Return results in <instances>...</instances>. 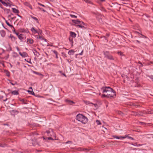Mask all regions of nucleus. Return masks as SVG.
<instances>
[{
  "label": "nucleus",
  "instance_id": "nucleus-64",
  "mask_svg": "<svg viewBox=\"0 0 153 153\" xmlns=\"http://www.w3.org/2000/svg\"><path fill=\"white\" fill-rule=\"evenodd\" d=\"M40 32V33H42V31L41 30Z\"/></svg>",
  "mask_w": 153,
  "mask_h": 153
},
{
  "label": "nucleus",
  "instance_id": "nucleus-44",
  "mask_svg": "<svg viewBox=\"0 0 153 153\" xmlns=\"http://www.w3.org/2000/svg\"><path fill=\"white\" fill-rule=\"evenodd\" d=\"M135 25V26L137 27L138 28L139 27V25L138 24H136Z\"/></svg>",
  "mask_w": 153,
  "mask_h": 153
},
{
  "label": "nucleus",
  "instance_id": "nucleus-42",
  "mask_svg": "<svg viewBox=\"0 0 153 153\" xmlns=\"http://www.w3.org/2000/svg\"><path fill=\"white\" fill-rule=\"evenodd\" d=\"M28 6L31 9H32V7L30 4H28Z\"/></svg>",
  "mask_w": 153,
  "mask_h": 153
},
{
  "label": "nucleus",
  "instance_id": "nucleus-60",
  "mask_svg": "<svg viewBox=\"0 0 153 153\" xmlns=\"http://www.w3.org/2000/svg\"><path fill=\"white\" fill-rule=\"evenodd\" d=\"M29 89H31V90H32V88L31 87H30V88H29Z\"/></svg>",
  "mask_w": 153,
  "mask_h": 153
},
{
  "label": "nucleus",
  "instance_id": "nucleus-34",
  "mask_svg": "<svg viewBox=\"0 0 153 153\" xmlns=\"http://www.w3.org/2000/svg\"><path fill=\"white\" fill-rule=\"evenodd\" d=\"M139 63L140 64V65H139V66H137V67L138 68L140 69V66H142V67L143 66V65L142 64V63L140 62L139 61Z\"/></svg>",
  "mask_w": 153,
  "mask_h": 153
},
{
  "label": "nucleus",
  "instance_id": "nucleus-59",
  "mask_svg": "<svg viewBox=\"0 0 153 153\" xmlns=\"http://www.w3.org/2000/svg\"><path fill=\"white\" fill-rule=\"evenodd\" d=\"M146 16L148 18H149L150 17V16Z\"/></svg>",
  "mask_w": 153,
  "mask_h": 153
},
{
  "label": "nucleus",
  "instance_id": "nucleus-38",
  "mask_svg": "<svg viewBox=\"0 0 153 153\" xmlns=\"http://www.w3.org/2000/svg\"><path fill=\"white\" fill-rule=\"evenodd\" d=\"M46 138L48 140H54V139H52L51 137H48Z\"/></svg>",
  "mask_w": 153,
  "mask_h": 153
},
{
  "label": "nucleus",
  "instance_id": "nucleus-57",
  "mask_svg": "<svg viewBox=\"0 0 153 153\" xmlns=\"http://www.w3.org/2000/svg\"><path fill=\"white\" fill-rule=\"evenodd\" d=\"M14 29V30H13V32H15V33L16 32H15V28H13Z\"/></svg>",
  "mask_w": 153,
  "mask_h": 153
},
{
  "label": "nucleus",
  "instance_id": "nucleus-30",
  "mask_svg": "<svg viewBox=\"0 0 153 153\" xmlns=\"http://www.w3.org/2000/svg\"><path fill=\"white\" fill-rule=\"evenodd\" d=\"M96 122L97 124L98 125H101V124L100 121L99 120H97Z\"/></svg>",
  "mask_w": 153,
  "mask_h": 153
},
{
  "label": "nucleus",
  "instance_id": "nucleus-22",
  "mask_svg": "<svg viewBox=\"0 0 153 153\" xmlns=\"http://www.w3.org/2000/svg\"><path fill=\"white\" fill-rule=\"evenodd\" d=\"M27 91L30 94H32L33 95H34V93L32 91Z\"/></svg>",
  "mask_w": 153,
  "mask_h": 153
},
{
  "label": "nucleus",
  "instance_id": "nucleus-25",
  "mask_svg": "<svg viewBox=\"0 0 153 153\" xmlns=\"http://www.w3.org/2000/svg\"><path fill=\"white\" fill-rule=\"evenodd\" d=\"M91 104H93L94 106L95 107V109H97L98 107V105L97 104H93L91 103Z\"/></svg>",
  "mask_w": 153,
  "mask_h": 153
},
{
  "label": "nucleus",
  "instance_id": "nucleus-21",
  "mask_svg": "<svg viewBox=\"0 0 153 153\" xmlns=\"http://www.w3.org/2000/svg\"><path fill=\"white\" fill-rule=\"evenodd\" d=\"M5 72L6 75L8 76H10V73L9 71H5Z\"/></svg>",
  "mask_w": 153,
  "mask_h": 153
},
{
  "label": "nucleus",
  "instance_id": "nucleus-28",
  "mask_svg": "<svg viewBox=\"0 0 153 153\" xmlns=\"http://www.w3.org/2000/svg\"><path fill=\"white\" fill-rule=\"evenodd\" d=\"M2 4L5 6H7V3L4 2V1H3Z\"/></svg>",
  "mask_w": 153,
  "mask_h": 153
},
{
  "label": "nucleus",
  "instance_id": "nucleus-4",
  "mask_svg": "<svg viewBox=\"0 0 153 153\" xmlns=\"http://www.w3.org/2000/svg\"><path fill=\"white\" fill-rule=\"evenodd\" d=\"M72 22L73 23L77 25V26L81 28H83L84 27V25L85 24L83 22H81L78 20H72Z\"/></svg>",
  "mask_w": 153,
  "mask_h": 153
},
{
  "label": "nucleus",
  "instance_id": "nucleus-53",
  "mask_svg": "<svg viewBox=\"0 0 153 153\" xmlns=\"http://www.w3.org/2000/svg\"><path fill=\"white\" fill-rule=\"evenodd\" d=\"M150 63H151V64H153V62L152 61H150Z\"/></svg>",
  "mask_w": 153,
  "mask_h": 153
},
{
  "label": "nucleus",
  "instance_id": "nucleus-52",
  "mask_svg": "<svg viewBox=\"0 0 153 153\" xmlns=\"http://www.w3.org/2000/svg\"><path fill=\"white\" fill-rule=\"evenodd\" d=\"M62 74L64 76H65V77H66V76L65 75V74L64 73Z\"/></svg>",
  "mask_w": 153,
  "mask_h": 153
},
{
  "label": "nucleus",
  "instance_id": "nucleus-19",
  "mask_svg": "<svg viewBox=\"0 0 153 153\" xmlns=\"http://www.w3.org/2000/svg\"><path fill=\"white\" fill-rule=\"evenodd\" d=\"M31 31L34 33H37V31L35 29L34 27H32L31 29Z\"/></svg>",
  "mask_w": 153,
  "mask_h": 153
},
{
  "label": "nucleus",
  "instance_id": "nucleus-35",
  "mask_svg": "<svg viewBox=\"0 0 153 153\" xmlns=\"http://www.w3.org/2000/svg\"><path fill=\"white\" fill-rule=\"evenodd\" d=\"M85 1L87 3L91 4V1L89 0H85Z\"/></svg>",
  "mask_w": 153,
  "mask_h": 153
},
{
  "label": "nucleus",
  "instance_id": "nucleus-5",
  "mask_svg": "<svg viewBox=\"0 0 153 153\" xmlns=\"http://www.w3.org/2000/svg\"><path fill=\"white\" fill-rule=\"evenodd\" d=\"M134 34L137 35V36H134V38H137V37L140 38L141 37V36H143L145 38H146V36H145L144 35H143L139 32H138V31H134Z\"/></svg>",
  "mask_w": 153,
  "mask_h": 153
},
{
  "label": "nucleus",
  "instance_id": "nucleus-48",
  "mask_svg": "<svg viewBox=\"0 0 153 153\" xmlns=\"http://www.w3.org/2000/svg\"><path fill=\"white\" fill-rule=\"evenodd\" d=\"M11 37L12 38H13L14 39H16V38H15V37H13V36H11Z\"/></svg>",
  "mask_w": 153,
  "mask_h": 153
},
{
  "label": "nucleus",
  "instance_id": "nucleus-63",
  "mask_svg": "<svg viewBox=\"0 0 153 153\" xmlns=\"http://www.w3.org/2000/svg\"><path fill=\"white\" fill-rule=\"evenodd\" d=\"M11 84L13 85H14V84H13V83H11Z\"/></svg>",
  "mask_w": 153,
  "mask_h": 153
},
{
  "label": "nucleus",
  "instance_id": "nucleus-7",
  "mask_svg": "<svg viewBox=\"0 0 153 153\" xmlns=\"http://www.w3.org/2000/svg\"><path fill=\"white\" fill-rule=\"evenodd\" d=\"M18 38L21 40L23 41L26 39V37L25 35L21 34L18 36Z\"/></svg>",
  "mask_w": 153,
  "mask_h": 153
},
{
  "label": "nucleus",
  "instance_id": "nucleus-23",
  "mask_svg": "<svg viewBox=\"0 0 153 153\" xmlns=\"http://www.w3.org/2000/svg\"><path fill=\"white\" fill-rule=\"evenodd\" d=\"M7 6H9L10 7L12 5V2H11L10 1L9 2L7 3Z\"/></svg>",
  "mask_w": 153,
  "mask_h": 153
},
{
  "label": "nucleus",
  "instance_id": "nucleus-33",
  "mask_svg": "<svg viewBox=\"0 0 153 153\" xmlns=\"http://www.w3.org/2000/svg\"><path fill=\"white\" fill-rule=\"evenodd\" d=\"M139 123L141 125H145V123L143 122H139Z\"/></svg>",
  "mask_w": 153,
  "mask_h": 153
},
{
  "label": "nucleus",
  "instance_id": "nucleus-10",
  "mask_svg": "<svg viewBox=\"0 0 153 153\" xmlns=\"http://www.w3.org/2000/svg\"><path fill=\"white\" fill-rule=\"evenodd\" d=\"M11 93L13 95H18L19 94L18 91L16 90L12 91Z\"/></svg>",
  "mask_w": 153,
  "mask_h": 153
},
{
  "label": "nucleus",
  "instance_id": "nucleus-11",
  "mask_svg": "<svg viewBox=\"0 0 153 153\" xmlns=\"http://www.w3.org/2000/svg\"><path fill=\"white\" fill-rule=\"evenodd\" d=\"M65 101L66 102H67L68 103V104L70 105H72V104L75 103L73 101L68 100H65Z\"/></svg>",
  "mask_w": 153,
  "mask_h": 153
},
{
  "label": "nucleus",
  "instance_id": "nucleus-27",
  "mask_svg": "<svg viewBox=\"0 0 153 153\" xmlns=\"http://www.w3.org/2000/svg\"><path fill=\"white\" fill-rule=\"evenodd\" d=\"M146 76L149 77L150 78L152 79V80L153 79V75H152L151 76H149L148 75H146Z\"/></svg>",
  "mask_w": 153,
  "mask_h": 153
},
{
  "label": "nucleus",
  "instance_id": "nucleus-36",
  "mask_svg": "<svg viewBox=\"0 0 153 153\" xmlns=\"http://www.w3.org/2000/svg\"><path fill=\"white\" fill-rule=\"evenodd\" d=\"M9 54H7L6 55V56H5L4 57V58L5 59H7L8 58H9Z\"/></svg>",
  "mask_w": 153,
  "mask_h": 153
},
{
  "label": "nucleus",
  "instance_id": "nucleus-2",
  "mask_svg": "<svg viewBox=\"0 0 153 153\" xmlns=\"http://www.w3.org/2000/svg\"><path fill=\"white\" fill-rule=\"evenodd\" d=\"M76 120L83 124L86 123L88 121V119L85 116L81 114H79L76 116Z\"/></svg>",
  "mask_w": 153,
  "mask_h": 153
},
{
  "label": "nucleus",
  "instance_id": "nucleus-61",
  "mask_svg": "<svg viewBox=\"0 0 153 153\" xmlns=\"http://www.w3.org/2000/svg\"><path fill=\"white\" fill-rule=\"evenodd\" d=\"M5 1H10L9 0H5Z\"/></svg>",
  "mask_w": 153,
  "mask_h": 153
},
{
  "label": "nucleus",
  "instance_id": "nucleus-49",
  "mask_svg": "<svg viewBox=\"0 0 153 153\" xmlns=\"http://www.w3.org/2000/svg\"><path fill=\"white\" fill-rule=\"evenodd\" d=\"M16 49L18 51H19V48H18V47H17L16 48Z\"/></svg>",
  "mask_w": 153,
  "mask_h": 153
},
{
  "label": "nucleus",
  "instance_id": "nucleus-50",
  "mask_svg": "<svg viewBox=\"0 0 153 153\" xmlns=\"http://www.w3.org/2000/svg\"><path fill=\"white\" fill-rule=\"evenodd\" d=\"M136 42H138V43H140V41H138V40H136Z\"/></svg>",
  "mask_w": 153,
  "mask_h": 153
},
{
  "label": "nucleus",
  "instance_id": "nucleus-15",
  "mask_svg": "<svg viewBox=\"0 0 153 153\" xmlns=\"http://www.w3.org/2000/svg\"><path fill=\"white\" fill-rule=\"evenodd\" d=\"M5 22L7 25L8 26H10L11 28H14V27H13V26L12 25L10 24L6 20Z\"/></svg>",
  "mask_w": 153,
  "mask_h": 153
},
{
  "label": "nucleus",
  "instance_id": "nucleus-31",
  "mask_svg": "<svg viewBox=\"0 0 153 153\" xmlns=\"http://www.w3.org/2000/svg\"><path fill=\"white\" fill-rule=\"evenodd\" d=\"M70 15L72 18H77V16H76L75 15H73V14H70Z\"/></svg>",
  "mask_w": 153,
  "mask_h": 153
},
{
  "label": "nucleus",
  "instance_id": "nucleus-3",
  "mask_svg": "<svg viewBox=\"0 0 153 153\" xmlns=\"http://www.w3.org/2000/svg\"><path fill=\"white\" fill-rule=\"evenodd\" d=\"M135 76L136 79L135 81H134V82L135 83V85H134V87H140L141 86V85L139 82V78L140 77V74L137 73V74H135Z\"/></svg>",
  "mask_w": 153,
  "mask_h": 153
},
{
  "label": "nucleus",
  "instance_id": "nucleus-9",
  "mask_svg": "<svg viewBox=\"0 0 153 153\" xmlns=\"http://www.w3.org/2000/svg\"><path fill=\"white\" fill-rule=\"evenodd\" d=\"M27 42L28 44H31L33 43V40L32 39H27Z\"/></svg>",
  "mask_w": 153,
  "mask_h": 153
},
{
  "label": "nucleus",
  "instance_id": "nucleus-29",
  "mask_svg": "<svg viewBox=\"0 0 153 153\" xmlns=\"http://www.w3.org/2000/svg\"><path fill=\"white\" fill-rule=\"evenodd\" d=\"M37 39H42V36H35Z\"/></svg>",
  "mask_w": 153,
  "mask_h": 153
},
{
  "label": "nucleus",
  "instance_id": "nucleus-1",
  "mask_svg": "<svg viewBox=\"0 0 153 153\" xmlns=\"http://www.w3.org/2000/svg\"><path fill=\"white\" fill-rule=\"evenodd\" d=\"M103 94L102 95V97H106L108 98L114 97L115 96V93L112 89L109 87H104L102 88Z\"/></svg>",
  "mask_w": 153,
  "mask_h": 153
},
{
  "label": "nucleus",
  "instance_id": "nucleus-8",
  "mask_svg": "<svg viewBox=\"0 0 153 153\" xmlns=\"http://www.w3.org/2000/svg\"><path fill=\"white\" fill-rule=\"evenodd\" d=\"M19 55L22 57H25L28 56L26 52H23L21 53V52H19Z\"/></svg>",
  "mask_w": 153,
  "mask_h": 153
},
{
  "label": "nucleus",
  "instance_id": "nucleus-12",
  "mask_svg": "<svg viewBox=\"0 0 153 153\" xmlns=\"http://www.w3.org/2000/svg\"><path fill=\"white\" fill-rule=\"evenodd\" d=\"M113 137L114 138L117 139H124V138H126L125 137H121V136H120V137H117V136H113Z\"/></svg>",
  "mask_w": 153,
  "mask_h": 153
},
{
  "label": "nucleus",
  "instance_id": "nucleus-14",
  "mask_svg": "<svg viewBox=\"0 0 153 153\" xmlns=\"http://www.w3.org/2000/svg\"><path fill=\"white\" fill-rule=\"evenodd\" d=\"M74 51L73 50H71L69 51L68 52V54L70 55H73L74 53Z\"/></svg>",
  "mask_w": 153,
  "mask_h": 153
},
{
  "label": "nucleus",
  "instance_id": "nucleus-17",
  "mask_svg": "<svg viewBox=\"0 0 153 153\" xmlns=\"http://www.w3.org/2000/svg\"><path fill=\"white\" fill-rule=\"evenodd\" d=\"M70 35L71 36L73 37H75L76 36V33L73 32H70Z\"/></svg>",
  "mask_w": 153,
  "mask_h": 153
},
{
  "label": "nucleus",
  "instance_id": "nucleus-55",
  "mask_svg": "<svg viewBox=\"0 0 153 153\" xmlns=\"http://www.w3.org/2000/svg\"><path fill=\"white\" fill-rule=\"evenodd\" d=\"M56 58H58V56H57V54H56Z\"/></svg>",
  "mask_w": 153,
  "mask_h": 153
},
{
  "label": "nucleus",
  "instance_id": "nucleus-40",
  "mask_svg": "<svg viewBox=\"0 0 153 153\" xmlns=\"http://www.w3.org/2000/svg\"><path fill=\"white\" fill-rule=\"evenodd\" d=\"M118 53L121 56L123 55V53L121 52H118Z\"/></svg>",
  "mask_w": 153,
  "mask_h": 153
},
{
  "label": "nucleus",
  "instance_id": "nucleus-18",
  "mask_svg": "<svg viewBox=\"0 0 153 153\" xmlns=\"http://www.w3.org/2000/svg\"><path fill=\"white\" fill-rule=\"evenodd\" d=\"M150 109H149L147 111H143V113L144 114H150Z\"/></svg>",
  "mask_w": 153,
  "mask_h": 153
},
{
  "label": "nucleus",
  "instance_id": "nucleus-56",
  "mask_svg": "<svg viewBox=\"0 0 153 153\" xmlns=\"http://www.w3.org/2000/svg\"><path fill=\"white\" fill-rule=\"evenodd\" d=\"M101 1H105V0H100Z\"/></svg>",
  "mask_w": 153,
  "mask_h": 153
},
{
  "label": "nucleus",
  "instance_id": "nucleus-24",
  "mask_svg": "<svg viewBox=\"0 0 153 153\" xmlns=\"http://www.w3.org/2000/svg\"><path fill=\"white\" fill-rule=\"evenodd\" d=\"M31 17L33 19H34V20H36V22H38V19H37V18H36V17H33L32 16H31Z\"/></svg>",
  "mask_w": 153,
  "mask_h": 153
},
{
  "label": "nucleus",
  "instance_id": "nucleus-6",
  "mask_svg": "<svg viewBox=\"0 0 153 153\" xmlns=\"http://www.w3.org/2000/svg\"><path fill=\"white\" fill-rule=\"evenodd\" d=\"M144 114L143 112L139 111L136 112L134 111V116H137L139 117L140 116H143V114Z\"/></svg>",
  "mask_w": 153,
  "mask_h": 153
},
{
  "label": "nucleus",
  "instance_id": "nucleus-20",
  "mask_svg": "<svg viewBox=\"0 0 153 153\" xmlns=\"http://www.w3.org/2000/svg\"><path fill=\"white\" fill-rule=\"evenodd\" d=\"M137 127H134V132H140V130L139 129H137Z\"/></svg>",
  "mask_w": 153,
  "mask_h": 153
},
{
  "label": "nucleus",
  "instance_id": "nucleus-13",
  "mask_svg": "<svg viewBox=\"0 0 153 153\" xmlns=\"http://www.w3.org/2000/svg\"><path fill=\"white\" fill-rule=\"evenodd\" d=\"M12 9L14 13H19V11L18 10L14 8H12Z\"/></svg>",
  "mask_w": 153,
  "mask_h": 153
},
{
  "label": "nucleus",
  "instance_id": "nucleus-39",
  "mask_svg": "<svg viewBox=\"0 0 153 153\" xmlns=\"http://www.w3.org/2000/svg\"><path fill=\"white\" fill-rule=\"evenodd\" d=\"M150 114H153V110H150Z\"/></svg>",
  "mask_w": 153,
  "mask_h": 153
},
{
  "label": "nucleus",
  "instance_id": "nucleus-54",
  "mask_svg": "<svg viewBox=\"0 0 153 153\" xmlns=\"http://www.w3.org/2000/svg\"><path fill=\"white\" fill-rule=\"evenodd\" d=\"M4 1H3L2 0H0V2L1 3H2V2H3Z\"/></svg>",
  "mask_w": 153,
  "mask_h": 153
},
{
  "label": "nucleus",
  "instance_id": "nucleus-51",
  "mask_svg": "<svg viewBox=\"0 0 153 153\" xmlns=\"http://www.w3.org/2000/svg\"><path fill=\"white\" fill-rule=\"evenodd\" d=\"M15 33L18 36H18H19V34L18 33H16L15 32Z\"/></svg>",
  "mask_w": 153,
  "mask_h": 153
},
{
  "label": "nucleus",
  "instance_id": "nucleus-41",
  "mask_svg": "<svg viewBox=\"0 0 153 153\" xmlns=\"http://www.w3.org/2000/svg\"><path fill=\"white\" fill-rule=\"evenodd\" d=\"M53 52L56 55L57 54V52L56 51H53Z\"/></svg>",
  "mask_w": 153,
  "mask_h": 153
},
{
  "label": "nucleus",
  "instance_id": "nucleus-37",
  "mask_svg": "<svg viewBox=\"0 0 153 153\" xmlns=\"http://www.w3.org/2000/svg\"><path fill=\"white\" fill-rule=\"evenodd\" d=\"M38 8L39 9H40V10L43 11L44 12H45L46 11L45 10H44V9H42V8H40V7H38Z\"/></svg>",
  "mask_w": 153,
  "mask_h": 153
},
{
  "label": "nucleus",
  "instance_id": "nucleus-26",
  "mask_svg": "<svg viewBox=\"0 0 153 153\" xmlns=\"http://www.w3.org/2000/svg\"><path fill=\"white\" fill-rule=\"evenodd\" d=\"M134 107H140V105L137 104V103H134Z\"/></svg>",
  "mask_w": 153,
  "mask_h": 153
},
{
  "label": "nucleus",
  "instance_id": "nucleus-16",
  "mask_svg": "<svg viewBox=\"0 0 153 153\" xmlns=\"http://www.w3.org/2000/svg\"><path fill=\"white\" fill-rule=\"evenodd\" d=\"M134 153H141V151L139 149L134 148Z\"/></svg>",
  "mask_w": 153,
  "mask_h": 153
},
{
  "label": "nucleus",
  "instance_id": "nucleus-58",
  "mask_svg": "<svg viewBox=\"0 0 153 153\" xmlns=\"http://www.w3.org/2000/svg\"><path fill=\"white\" fill-rule=\"evenodd\" d=\"M71 41L72 42V43L73 44V40H71Z\"/></svg>",
  "mask_w": 153,
  "mask_h": 153
},
{
  "label": "nucleus",
  "instance_id": "nucleus-62",
  "mask_svg": "<svg viewBox=\"0 0 153 153\" xmlns=\"http://www.w3.org/2000/svg\"><path fill=\"white\" fill-rule=\"evenodd\" d=\"M7 100V99H6V100H3L4 101H5Z\"/></svg>",
  "mask_w": 153,
  "mask_h": 153
},
{
  "label": "nucleus",
  "instance_id": "nucleus-43",
  "mask_svg": "<svg viewBox=\"0 0 153 153\" xmlns=\"http://www.w3.org/2000/svg\"><path fill=\"white\" fill-rule=\"evenodd\" d=\"M38 4H39V5H41V6H43V7H45V6H44V5H43V4H40V3H38Z\"/></svg>",
  "mask_w": 153,
  "mask_h": 153
},
{
  "label": "nucleus",
  "instance_id": "nucleus-45",
  "mask_svg": "<svg viewBox=\"0 0 153 153\" xmlns=\"http://www.w3.org/2000/svg\"><path fill=\"white\" fill-rule=\"evenodd\" d=\"M83 52V51H82V52L80 53L79 54V55H82V52Z\"/></svg>",
  "mask_w": 153,
  "mask_h": 153
},
{
  "label": "nucleus",
  "instance_id": "nucleus-46",
  "mask_svg": "<svg viewBox=\"0 0 153 153\" xmlns=\"http://www.w3.org/2000/svg\"><path fill=\"white\" fill-rule=\"evenodd\" d=\"M109 59H113V58L111 56H110Z\"/></svg>",
  "mask_w": 153,
  "mask_h": 153
},
{
  "label": "nucleus",
  "instance_id": "nucleus-47",
  "mask_svg": "<svg viewBox=\"0 0 153 153\" xmlns=\"http://www.w3.org/2000/svg\"><path fill=\"white\" fill-rule=\"evenodd\" d=\"M147 64L148 65H151V63H150V62H147Z\"/></svg>",
  "mask_w": 153,
  "mask_h": 153
},
{
  "label": "nucleus",
  "instance_id": "nucleus-32",
  "mask_svg": "<svg viewBox=\"0 0 153 153\" xmlns=\"http://www.w3.org/2000/svg\"><path fill=\"white\" fill-rule=\"evenodd\" d=\"M141 146L140 144H138L137 142H134V146Z\"/></svg>",
  "mask_w": 153,
  "mask_h": 153
}]
</instances>
